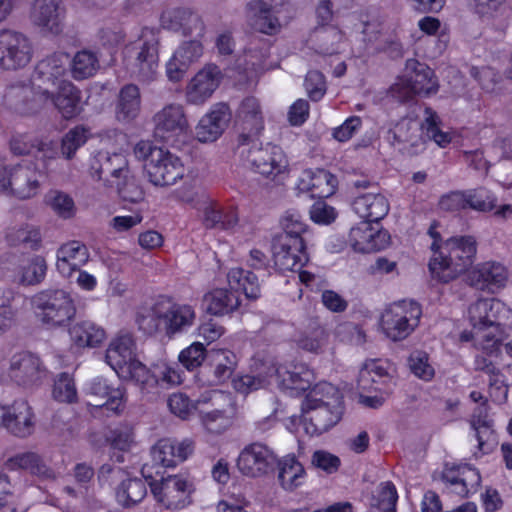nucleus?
Returning <instances> with one entry per match:
<instances>
[{"instance_id":"nucleus-1","label":"nucleus","mask_w":512,"mask_h":512,"mask_svg":"<svg viewBox=\"0 0 512 512\" xmlns=\"http://www.w3.org/2000/svg\"><path fill=\"white\" fill-rule=\"evenodd\" d=\"M301 415L292 416L308 435H319L336 425L342 416V395L332 384H316L307 394L301 406Z\"/></svg>"},{"instance_id":"nucleus-52","label":"nucleus","mask_w":512,"mask_h":512,"mask_svg":"<svg viewBox=\"0 0 512 512\" xmlns=\"http://www.w3.org/2000/svg\"><path fill=\"white\" fill-rule=\"evenodd\" d=\"M279 481L285 490H294L305 480V470L295 457H286L280 462Z\"/></svg>"},{"instance_id":"nucleus-44","label":"nucleus","mask_w":512,"mask_h":512,"mask_svg":"<svg viewBox=\"0 0 512 512\" xmlns=\"http://www.w3.org/2000/svg\"><path fill=\"white\" fill-rule=\"evenodd\" d=\"M141 110V95L139 88L134 84H127L121 88L116 107L115 116L120 122L133 121Z\"/></svg>"},{"instance_id":"nucleus-18","label":"nucleus","mask_w":512,"mask_h":512,"mask_svg":"<svg viewBox=\"0 0 512 512\" xmlns=\"http://www.w3.org/2000/svg\"><path fill=\"white\" fill-rule=\"evenodd\" d=\"M48 371L41 359L29 351L14 353L9 360L8 376L24 387L39 385L46 379Z\"/></svg>"},{"instance_id":"nucleus-38","label":"nucleus","mask_w":512,"mask_h":512,"mask_svg":"<svg viewBox=\"0 0 512 512\" xmlns=\"http://www.w3.org/2000/svg\"><path fill=\"white\" fill-rule=\"evenodd\" d=\"M352 208L364 221L377 223L388 214L390 204L385 195L367 192L355 197Z\"/></svg>"},{"instance_id":"nucleus-34","label":"nucleus","mask_w":512,"mask_h":512,"mask_svg":"<svg viewBox=\"0 0 512 512\" xmlns=\"http://www.w3.org/2000/svg\"><path fill=\"white\" fill-rule=\"evenodd\" d=\"M337 179L324 169H306L297 182L300 193H309L311 198H327L334 194Z\"/></svg>"},{"instance_id":"nucleus-10","label":"nucleus","mask_w":512,"mask_h":512,"mask_svg":"<svg viewBox=\"0 0 512 512\" xmlns=\"http://www.w3.org/2000/svg\"><path fill=\"white\" fill-rule=\"evenodd\" d=\"M239 155L244 165L264 176H276L287 170L288 159L283 149L277 145L267 143L258 145L257 139L250 144H239Z\"/></svg>"},{"instance_id":"nucleus-16","label":"nucleus","mask_w":512,"mask_h":512,"mask_svg":"<svg viewBox=\"0 0 512 512\" xmlns=\"http://www.w3.org/2000/svg\"><path fill=\"white\" fill-rule=\"evenodd\" d=\"M288 5V0H251L245 6V16L248 24L255 30L273 35L281 24L278 14Z\"/></svg>"},{"instance_id":"nucleus-46","label":"nucleus","mask_w":512,"mask_h":512,"mask_svg":"<svg viewBox=\"0 0 512 512\" xmlns=\"http://www.w3.org/2000/svg\"><path fill=\"white\" fill-rule=\"evenodd\" d=\"M69 332L74 344L82 348L97 347L106 339L105 330L89 320L77 322Z\"/></svg>"},{"instance_id":"nucleus-6","label":"nucleus","mask_w":512,"mask_h":512,"mask_svg":"<svg viewBox=\"0 0 512 512\" xmlns=\"http://www.w3.org/2000/svg\"><path fill=\"white\" fill-rule=\"evenodd\" d=\"M231 290L215 289L205 296L207 310L213 315H224L237 309L239 298L236 294L241 290L248 299H257L260 296L258 278L250 271L242 268H232L227 274Z\"/></svg>"},{"instance_id":"nucleus-45","label":"nucleus","mask_w":512,"mask_h":512,"mask_svg":"<svg viewBox=\"0 0 512 512\" xmlns=\"http://www.w3.org/2000/svg\"><path fill=\"white\" fill-rule=\"evenodd\" d=\"M125 381H132L146 393H152L158 386V375H154L144 364L136 358L116 373Z\"/></svg>"},{"instance_id":"nucleus-43","label":"nucleus","mask_w":512,"mask_h":512,"mask_svg":"<svg viewBox=\"0 0 512 512\" xmlns=\"http://www.w3.org/2000/svg\"><path fill=\"white\" fill-rule=\"evenodd\" d=\"M507 279V270L503 265L487 262L479 266L474 272L472 282L479 290L495 292L506 285Z\"/></svg>"},{"instance_id":"nucleus-5","label":"nucleus","mask_w":512,"mask_h":512,"mask_svg":"<svg viewBox=\"0 0 512 512\" xmlns=\"http://www.w3.org/2000/svg\"><path fill=\"white\" fill-rule=\"evenodd\" d=\"M475 254L476 241L472 236L451 237L435 251L429 269L433 277L449 282L472 264Z\"/></svg>"},{"instance_id":"nucleus-29","label":"nucleus","mask_w":512,"mask_h":512,"mask_svg":"<svg viewBox=\"0 0 512 512\" xmlns=\"http://www.w3.org/2000/svg\"><path fill=\"white\" fill-rule=\"evenodd\" d=\"M128 170V161L122 153L98 151L90 160V175L96 180H103L107 185H111L112 181L118 180Z\"/></svg>"},{"instance_id":"nucleus-24","label":"nucleus","mask_w":512,"mask_h":512,"mask_svg":"<svg viewBox=\"0 0 512 512\" xmlns=\"http://www.w3.org/2000/svg\"><path fill=\"white\" fill-rule=\"evenodd\" d=\"M221 70L214 64H207L189 81L185 89L186 102L192 105H203L220 85Z\"/></svg>"},{"instance_id":"nucleus-35","label":"nucleus","mask_w":512,"mask_h":512,"mask_svg":"<svg viewBox=\"0 0 512 512\" xmlns=\"http://www.w3.org/2000/svg\"><path fill=\"white\" fill-rule=\"evenodd\" d=\"M344 45V34L335 25L320 24L309 34L307 46L320 55L340 53Z\"/></svg>"},{"instance_id":"nucleus-30","label":"nucleus","mask_w":512,"mask_h":512,"mask_svg":"<svg viewBox=\"0 0 512 512\" xmlns=\"http://www.w3.org/2000/svg\"><path fill=\"white\" fill-rule=\"evenodd\" d=\"M200 38L181 43L166 63V75L172 82L181 81L190 66L203 54Z\"/></svg>"},{"instance_id":"nucleus-12","label":"nucleus","mask_w":512,"mask_h":512,"mask_svg":"<svg viewBox=\"0 0 512 512\" xmlns=\"http://www.w3.org/2000/svg\"><path fill=\"white\" fill-rule=\"evenodd\" d=\"M33 53V43L26 34L12 29L0 30L1 69L24 68L31 62Z\"/></svg>"},{"instance_id":"nucleus-48","label":"nucleus","mask_w":512,"mask_h":512,"mask_svg":"<svg viewBox=\"0 0 512 512\" xmlns=\"http://www.w3.org/2000/svg\"><path fill=\"white\" fill-rule=\"evenodd\" d=\"M10 469H24L33 475L44 479L55 478L54 471L46 465L40 455L34 452H25L11 457L7 461Z\"/></svg>"},{"instance_id":"nucleus-32","label":"nucleus","mask_w":512,"mask_h":512,"mask_svg":"<svg viewBox=\"0 0 512 512\" xmlns=\"http://www.w3.org/2000/svg\"><path fill=\"white\" fill-rule=\"evenodd\" d=\"M270 371L279 386L297 393L310 389L315 379L313 371L305 364L272 365Z\"/></svg>"},{"instance_id":"nucleus-9","label":"nucleus","mask_w":512,"mask_h":512,"mask_svg":"<svg viewBox=\"0 0 512 512\" xmlns=\"http://www.w3.org/2000/svg\"><path fill=\"white\" fill-rule=\"evenodd\" d=\"M41 172L31 163L9 166L0 155V193L19 199L34 197L40 187Z\"/></svg>"},{"instance_id":"nucleus-51","label":"nucleus","mask_w":512,"mask_h":512,"mask_svg":"<svg viewBox=\"0 0 512 512\" xmlns=\"http://www.w3.org/2000/svg\"><path fill=\"white\" fill-rule=\"evenodd\" d=\"M328 335L323 327L312 323L299 332L295 341L297 346L307 352L319 354L327 344Z\"/></svg>"},{"instance_id":"nucleus-37","label":"nucleus","mask_w":512,"mask_h":512,"mask_svg":"<svg viewBox=\"0 0 512 512\" xmlns=\"http://www.w3.org/2000/svg\"><path fill=\"white\" fill-rule=\"evenodd\" d=\"M57 271L65 278L84 266L89 260L87 247L79 241H70L57 250Z\"/></svg>"},{"instance_id":"nucleus-36","label":"nucleus","mask_w":512,"mask_h":512,"mask_svg":"<svg viewBox=\"0 0 512 512\" xmlns=\"http://www.w3.org/2000/svg\"><path fill=\"white\" fill-rule=\"evenodd\" d=\"M443 480L453 493L465 497L477 491L481 483V476L477 469L463 464L446 467L443 472Z\"/></svg>"},{"instance_id":"nucleus-58","label":"nucleus","mask_w":512,"mask_h":512,"mask_svg":"<svg viewBox=\"0 0 512 512\" xmlns=\"http://www.w3.org/2000/svg\"><path fill=\"white\" fill-rule=\"evenodd\" d=\"M53 398L62 403H73L77 401L78 394L73 377L66 373H60L54 380Z\"/></svg>"},{"instance_id":"nucleus-40","label":"nucleus","mask_w":512,"mask_h":512,"mask_svg":"<svg viewBox=\"0 0 512 512\" xmlns=\"http://www.w3.org/2000/svg\"><path fill=\"white\" fill-rule=\"evenodd\" d=\"M57 88V93H52L48 102H52L65 119L79 115L82 111L80 90L70 81L60 82Z\"/></svg>"},{"instance_id":"nucleus-33","label":"nucleus","mask_w":512,"mask_h":512,"mask_svg":"<svg viewBox=\"0 0 512 512\" xmlns=\"http://www.w3.org/2000/svg\"><path fill=\"white\" fill-rule=\"evenodd\" d=\"M194 451L191 439L176 441L172 439L159 440L151 450L154 463L163 467H174L185 461Z\"/></svg>"},{"instance_id":"nucleus-54","label":"nucleus","mask_w":512,"mask_h":512,"mask_svg":"<svg viewBox=\"0 0 512 512\" xmlns=\"http://www.w3.org/2000/svg\"><path fill=\"white\" fill-rule=\"evenodd\" d=\"M146 493V485L142 479L129 478L121 483L116 492V497L117 501L124 508H130L140 502L145 497Z\"/></svg>"},{"instance_id":"nucleus-14","label":"nucleus","mask_w":512,"mask_h":512,"mask_svg":"<svg viewBox=\"0 0 512 512\" xmlns=\"http://www.w3.org/2000/svg\"><path fill=\"white\" fill-rule=\"evenodd\" d=\"M211 404V410L200 409L201 421L210 433L221 434L232 425L233 406L229 395L220 391H212L203 394L198 399V404Z\"/></svg>"},{"instance_id":"nucleus-27","label":"nucleus","mask_w":512,"mask_h":512,"mask_svg":"<svg viewBox=\"0 0 512 512\" xmlns=\"http://www.w3.org/2000/svg\"><path fill=\"white\" fill-rule=\"evenodd\" d=\"M164 29L181 32L183 35H194L202 38L205 33V25L201 17L187 7H171L165 9L160 18Z\"/></svg>"},{"instance_id":"nucleus-42","label":"nucleus","mask_w":512,"mask_h":512,"mask_svg":"<svg viewBox=\"0 0 512 512\" xmlns=\"http://www.w3.org/2000/svg\"><path fill=\"white\" fill-rule=\"evenodd\" d=\"M135 359V343L129 333H120L113 338L106 350L107 364L118 373Z\"/></svg>"},{"instance_id":"nucleus-41","label":"nucleus","mask_w":512,"mask_h":512,"mask_svg":"<svg viewBox=\"0 0 512 512\" xmlns=\"http://www.w3.org/2000/svg\"><path fill=\"white\" fill-rule=\"evenodd\" d=\"M165 334L173 336L183 333L193 326L196 319L195 308L189 304H177L165 301Z\"/></svg>"},{"instance_id":"nucleus-50","label":"nucleus","mask_w":512,"mask_h":512,"mask_svg":"<svg viewBox=\"0 0 512 512\" xmlns=\"http://www.w3.org/2000/svg\"><path fill=\"white\" fill-rule=\"evenodd\" d=\"M165 301H157L150 309L139 313L137 324L146 334L165 333Z\"/></svg>"},{"instance_id":"nucleus-8","label":"nucleus","mask_w":512,"mask_h":512,"mask_svg":"<svg viewBox=\"0 0 512 512\" xmlns=\"http://www.w3.org/2000/svg\"><path fill=\"white\" fill-rule=\"evenodd\" d=\"M437 78L431 68L416 59L406 61L404 73L391 86V94L399 101H408L414 95L430 96L438 91Z\"/></svg>"},{"instance_id":"nucleus-47","label":"nucleus","mask_w":512,"mask_h":512,"mask_svg":"<svg viewBox=\"0 0 512 512\" xmlns=\"http://www.w3.org/2000/svg\"><path fill=\"white\" fill-rule=\"evenodd\" d=\"M47 264L39 255H33L22 262L16 268L18 281L22 285L34 286L42 283L46 277Z\"/></svg>"},{"instance_id":"nucleus-61","label":"nucleus","mask_w":512,"mask_h":512,"mask_svg":"<svg viewBox=\"0 0 512 512\" xmlns=\"http://www.w3.org/2000/svg\"><path fill=\"white\" fill-rule=\"evenodd\" d=\"M51 209L61 218L69 219L75 215L76 208L72 197L61 191H52L47 196Z\"/></svg>"},{"instance_id":"nucleus-11","label":"nucleus","mask_w":512,"mask_h":512,"mask_svg":"<svg viewBox=\"0 0 512 512\" xmlns=\"http://www.w3.org/2000/svg\"><path fill=\"white\" fill-rule=\"evenodd\" d=\"M421 306L412 300L392 304L382 315L381 328L393 341L407 338L419 325Z\"/></svg>"},{"instance_id":"nucleus-59","label":"nucleus","mask_w":512,"mask_h":512,"mask_svg":"<svg viewBox=\"0 0 512 512\" xmlns=\"http://www.w3.org/2000/svg\"><path fill=\"white\" fill-rule=\"evenodd\" d=\"M408 366L411 373L423 381H431L435 376L434 366L425 351H413L408 358Z\"/></svg>"},{"instance_id":"nucleus-39","label":"nucleus","mask_w":512,"mask_h":512,"mask_svg":"<svg viewBox=\"0 0 512 512\" xmlns=\"http://www.w3.org/2000/svg\"><path fill=\"white\" fill-rule=\"evenodd\" d=\"M6 418V429L12 434L26 437L32 433L34 415L26 400L19 399L7 406Z\"/></svg>"},{"instance_id":"nucleus-49","label":"nucleus","mask_w":512,"mask_h":512,"mask_svg":"<svg viewBox=\"0 0 512 512\" xmlns=\"http://www.w3.org/2000/svg\"><path fill=\"white\" fill-rule=\"evenodd\" d=\"M100 67L96 52L83 49L78 51L70 63V71L75 80H83L96 74Z\"/></svg>"},{"instance_id":"nucleus-2","label":"nucleus","mask_w":512,"mask_h":512,"mask_svg":"<svg viewBox=\"0 0 512 512\" xmlns=\"http://www.w3.org/2000/svg\"><path fill=\"white\" fill-rule=\"evenodd\" d=\"M512 319V308L497 298H479L468 308V320L472 327L470 337L463 333L462 339L474 340L482 350L495 347L503 332L502 327Z\"/></svg>"},{"instance_id":"nucleus-62","label":"nucleus","mask_w":512,"mask_h":512,"mask_svg":"<svg viewBox=\"0 0 512 512\" xmlns=\"http://www.w3.org/2000/svg\"><path fill=\"white\" fill-rule=\"evenodd\" d=\"M465 197L466 205L477 211L489 212L497 206V197L490 191L482 188L465 194Z\"/></svg>"},{"instance_id":"nucleus-53","label":"nucleus","mask_w":512,"mask_h":512,"mask_svg":"<svg viewBox=\"0 0 512 512\" xmlns=\"http://www.w3.org/2000/svg\"><path fill=\"white\" fill-rule=\"evenodd\" d=\"M210 358L216 382L223 383L230 379L237 365L236 355L232 351L219 349L213 350Z\"/></svg>"},{"instance_id":"nucleus-19","label":"nucleus","mask_w":512,"mask_h":512,"mask_svg":"<svg viewBox=\"0 0 512 512\" xmlns=\"http://www.w3.org/2000/svg\"><path fill=\"white\" fill-rule=\"evenodd\" d=\"M154 498L170 510H181L190 503L192 483L183 476L170 475L162 478L160 483H150Z\"/></svg>"},{"instance_id":"nucleus-20","label":"nucleus","mask_w":512,"mask_h":512,"mask_svg":"<svg viewBox=\"0 0 512 512\" xmlns=\"http://www.w3.org/2000/svg\"><path fill=\"white\" fill-rule=\"evenodd\" d=\"M272 254L274 264L280 271L300 270L308 261L303 238L293 239L286 235H276L273 238Z\"/></svg>"},{"instance_id":"nucleus-63","label":"nucleus","mask_w":512,"mask_h":512,"mask_svg":"<svg viewBox=\"0 0 512 512\" xmlns=\"http://www.w3.org/2000/svg\"><path fill=\"white\" fill-rule=\"evenodd\" d=\"M270 367L265 375H243L233 380L234 388L243 394L250 393L252 391L261 389L270 384L273 377L270 376Z\"/></svg>"},{"instance_id":"nucleus-13","label":"nucleus","mask_w":512,"mask_h":512,"mask_svg":"<svg viewBox=\"0 0 512 512\" xmlns=\"http://www.w3.org/2000/svg\"><path fill=\"white\" fill-rule=\"evenodd\" d=\"M83 393L89 398V405L103 410L108 415H119L126 407L127 395L125 388H114L107 379L101 376L88 380L83 386Z\"/></svg>"},{"instance_id":"nucleus-60","label":"nucleus","mask_w":512,"mask_h":512,"mask_svg":"<svg viewBox=\"0 0 512 512\" xmlns=\"http://www.w3.org/2000/svg\"><path fill=\"white\" fill-rule=\"evenodd\" d=\"M89 137V131L83 126H76L69 130L61 141V153L63 157L70 160L76 151L83 146Z\"/></svg>"},{"instance_id":"nucleus-21","label":"nucleus","mask_w":512,"mask_h":512,"mask_svg":"<svg viewBox=\"0 0 512 512\" xmlns=\"http://www.w3.org/2000/svg\"><path fill=\"white\" fill-rule=\"evenodd\" d=\"M155 136L164 142L172 143L186 134L189 124L184 108L180 104H168L153 117Z\"/></svg>"},{"instance_id":"nucleus-57","label":"nucleus","mask_w":512,"mask_h":512,"mask_svg":"<svg viewBox=\"0 0 512 512\" xmlns=\"http://www.w3.org/2000/svg\"><path fill=\"white\" fill-rule=\"evenodd\" d=\"M398 494L392 482H382L371 500V507L379 512H396Z\"/></svg>"},{"instance_id":"nucleus-4","label":"nucleus","mask_w":512,"mask_h":512,"mask_svg":"<svg viewBox=\"0 0 512 512\" xmlns=\"http://www.w3.org/2000/svg\"><path fill=\"white\" fill-rule=\"evenodd\" d=\"M36 320L47 329L66 328L76 318L77 304L72 293L63 288H47L31 298Z\"/></svg>"},{"instance_id":"nucleus-23","label":"nucleus","mask_w":512,"mask_h":512,"mask_svg":"<svg viewBox=\"0 0 512 512\" xmlns=\"http://www.w3.org/2000/svg\"><path fill=\"white\" fill-rule=\"evenodd\" d=\"M236 124L240 130L239 144H250L264 129V115L259 100L253 96L244 98L236 113Z\"/></svg>"},{"instance_id":"nucleus-64","label":"nucleus","mask_w":512,"mask_h":512,"mask_svg":"<svg viewBox=\"0 0 512 512\" xmlns=\"http://www.w3.org/2000/svg\"><path fill=\"white\" fill-rule=\"evenodd\" d=\"M283 232L279 235H286L289 238H303L306 232V224L302 215L296 210H288L285 212L281 220Z\"/></svg>"},{"instance_id":"nucleus-3","label":"nucleus","mask_w":512,"mask_h":512,"mask_svg":"<svg viewBox=\"0 0 512 512\" xmlns=\"http://www.w3.org/2000/svg\"><path fill=\"white\" fill-rule=\"evenodd\" d=\"M439 124L440 118L436 112L426 107L421 124L412 119H402L387 131L385 138L400 153L409 156L417 155L425 149L423 130L426 136L440 147L444 148L451 142V135L443 132Z\"/></svg>"},{"instance_id":"nucleus-25","label":"nucleus","mask_w":512,"mask_h":512,"mask_svg":"<svg viewBox=\"0 0 512 512\" xmlns=\"http://www.w3.org/2000/svg\"><path fill=\"white\" fill-rule=\"evenodd\" d=\"M275 463L276 456L269 447L252 443L240 452L237 467L245 476L260 477L272 470Z\"/></svg>"},{"instance_id":"nucleus-55","label":"nucleus","mask_w":512,"mask_h":512,"mask_svg":"<svg viewBox=\"0 0 512 512\" xmlns=\"http://www.w3.org/2000/svg\"><path fill=\"white\" fill-rule=\"evenodd\" d=\"M6 240L11 246L25 244L31 249H36L41 241V234L39 229L32 225L13 226L8 229Z\"/></svg>"},{"instance_id":"nucleus-7","label":"nucleus","mask_w":512,"mask_h":512,"mask_svg":"<svg viewBox=\"0 0 512 512\" xmlns=\"http://www.w3.org/2000/svg\"><path fill=\"white\" fill-rule=\"evenodd\" d=\"M158 62V39L151 29H143L140 37L123 50L126 71L141 82L148 83L156 79Z\"/></svg>"},{"instance_id":"nucleus-56","label":"nucleus","mask_w":512,"mask_h":512,"mask_svg":"<svg viewBox=\"0 0 512 512\" xmlns=\"http://www.w3.org/2000/svg\"><path fill=\"white\" fill-rule=\"evenodd\" d=\"M110 186H116L117 192L123 201L138 203L144 199V192L130 169L118 180L112 181Z\"/></svg>"},{"instance_id":"nucleus-15","label":"nucleus","mask_w":512,"mask_h":512,"mask_svg":"<svg viewBox=\"0 0 512 512\" xmlns=\"http://www.w3.org/2000/svg\"><path fill=\"white\" fill-rule=\"evenodd\" d=\"M147 177L154 186L166 187L177 183L185 174L181 159L168 150H155L144 165Z\"/></svg>"},{"instance_id":"nucleus-31","label":"nucleus","mask_w":512,"mask_h":512,"mask_svg":"<svg viewBox=\"0 0 512 512\" xmlns=\"http://www.w3.org/2000/svg\"><path fill=\"white\" fill-rule=\"evenodd\" d=\"M372 222L363 221L351 228L349 243L351 247L361 253H371L386 248L390 236L387 231L376 229Z\"/></svg>"},{"instance_id":"nucleus-28","label":"nucleus","mask_w":512,"mask_h":512,"mask_svg":"<svg viewBox=\"0 0 512 512\" xmlns=\"http://www.w3.org/2000/svg\"><path fill=\"white\" fill-rule=\"evenodd\" d=\"M231 119V111L225 103H216L201 117L195 127V137L201 143L216 141Z\"/></svg>"},{"instance_id":"nucleus-22","label":"nucleus","mask_w":512,"mask_h":512,"mask_svg":"<svg viewBox=\"0 0 512 512\" xmlns=\"http://www.w3.org/2000/svg\"><path fill=\"white\" fill-rule=\"evenodd\" d=\"M48 103L39 97L37 89L32 81L30 83L15 82L10 84L3 95V105L10 111L27 115L37 111L42 105Z\"/></svg>"},{"instance_id":"nucleus-26","label":"nucleus","mask_w":512,"mask_h":512,"mask_svg":"<svg viewBox=\"0 0 512 512\" xmlns=\"http://www.w3.org/2000/svg\"><path fill=\"white\" fill-rule=\"evenodd\" d=\"M30 20L42 32L58 35L64 28V7L61 0H34Z\"/></svg>"},{"instance_id":"nucleus-17","label":"nucleus","mask_w":512,"mask_h":512,"mask_svg":"<svg viewBox=\"0 0 512 512\" xmlns=\"http://www.w3.org/2000/svg\"><path fill=\"white\" fill-rule=\"evenodd\" d=\"M68 56L65 53H53L37 63L31 81L39 89L40 99L48 101L52 97L51 87L64 81Z\"/></svg>"}]
</instances>
